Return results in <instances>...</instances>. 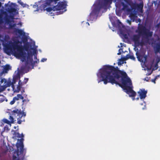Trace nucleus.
I'll use <instances>...</instances> for the list:
<instances>
[{"label":"nucleus","mask_w":160,"mask_h":160,"mask_svg":"<svg viewBox=\"0 0 160 160\" xmlns=\"http://www.w3.org/2000/svg\"><path fill=\"white\" fill-rule=\"evenodd\" d=\"M52 6V8L49 7V8H46V11L48 12H50L52 10H53L54 11L53 6Z\"/></svg>","instance_id":"obj_24"},{"label":"nucleus","mask_w":160,"mask_h":160,"mask_svg":"<svg viewBox=\"0 0 160 160\" xmlns=\"http://www.w3.org/2000/svg\"><path fill=\"white\" fill-rule=\"evenodd\" d=\"M130 58L132 60H135V58L133 55L127 54L126 56V58H123L124 60H126Z\"/></svg>","instance_id":"obj_17"},{"label":"nucleus","mask_w":160,"mask_h":160,"mask_svg":"<svg viewBox=\"0 0 160 160\" xmlns=\"http://www.w3.org/2000/svg\"><path fill=\"white\" fill-rule=\"evenodd\" d=\"M3 13L5 14V20L6 22L8 24L9 23L11 22V21H10L9 19V16L5 12H4Z\"/></svg>","instance_id":"obj_15"},{"label":"nucleus","mask_w":160,"mask_h":160,"mask_svg":"<svg viewBox=\"0 0 160 160\" xmlns=\"http://www.w3.org/2000/svg\"><path fill=\"white\" fill-rule=\"evenodd\" d=\"M112 1L115 3L117 7L121 8V6H122V9L126 10L128 12H130L131 11L128 5L130 6L132 8L135 7V4L134 3L128 0H103V1H99L98 2L94 4V8L92 10V13L95 15L98 14L101 9H107L109 3H111Z\"/></svg>","instance_id":"obj_2"},{"label":"nucleus","mask_w":160,"mask_h":160,"mask_svg":"<svg viewBox=\"0 0 160 160\" xmlns=\"http://www.w3.org/2000/svg\"><path fill=\"white\" fill-rule=\"evenodd\" d=\"M11 68V67L9 65H6L4 68V70L5 71V72H6L7 71L9 70V69H10Z\"/></svg>","instance_id":"obj_22"},{"label":"nucleus","mask_w":160,"mask_h":160,"mask_svg":"<svg viewBox=\"0 0 160 160\" xmlns=\"http://www.w3.org/2000/svg\"><path fill=\"white\" fill-rule=\"evenodd\" d=\"M4 18L2 14L0 13V24H1L4 22Z\"/></svg>","instance_id":"obj_23"},{"label":"nucleus","mask_w":160,"mask_h":160,"mask_svg":"<svg viewBox=\"0 0 160 160\" xmlns=\"http://www.w3.org/2000/svg\"><path fill=\"white\" fill-rule=\"evenodd\" d=\"M6 128V127H5L4 128V129H5Z\"/></svg>","instance_id":"obj_53"},{"label":"nucleus","mask_w":160,"mask_h":160,"mask_svg":"<svg viewBox=\"0 0 160 160\" xmlns=\"http://www.w3.org/2000/svg\"><path fill=\"white\" fill-rule=\"evenodd\" d=\"M138 21H139V22H140V21H141V20H140V19H139H139H138Z\"/></svg>","instance_id":"obj_52"},{"label":"nucleus","mask_w":160,"mask_h":160,"mask_svg":"<svg viewBox=\"0 0 160 160\" xmlns=\"http://www.w3.org/2000/svg\"><path fill=\"white\" fill-rule=\"evenodd\" d=\"M12 132H13L12 134L13 136V138H22L24 137V135L22 133L21 134L18 132H17V131L13 130L12 131Z\"/></svg>","instance_id":"obj_9"},{"label":"nucleus","mask_w":160,"mask_h":160,"mask_svg":"<svg viewBox=\"0 0 160 160\" xmlns=\"http://www.w3.org/2000/svg\"><path fill=\"white\" fill-rule=\"evenodd\" d=\"M31 49L33 50V53H32L33 55H34L35 54L37 55V50L33 48H32Z\"/></svg>","instance_id":"obj_29"},{"label":"nucleus","mask_w":160,"mask_h":160,"mask_svg":"<svg viewBox=\"0 0 160 160\" xmlns=\"http://www.w3.org/2000/svg\"><path fill=\"white\" fill-rule=\"evenodd\" d=\"M143 6V3L141 2L140 4L137 5V8L140 11H142V10Z\"/></svg>","instance_id":"obj_18"},{"label":"nucleus","mask_w":160,"mask_h":160,"mask_svg":"<svg viewBox=\"0 0 160 160\" xmlns=\"http://www.w3.org/2000/svg\"><path fill=\"white\" fill-rule=\"evenodd\" d=\"M140 99H142L145 98L147 96V91L144 89H140L139 91L138 92Z\"/></svg>","instance_id":"obj_7"},{"label":"nucleus","mask_w":160,"mask_h":160,"mask_svg":"<svg viewBox=\"0 0 160 160\" xmlns=\"http://www.w3.org/2000/svg\"><path fill=\"white\" fill-rule=\"evenodd\" d=\"M92 14V13H90V15H91V14Z\"/></svg>","instance_id":"obj_58"},{"label":"nucleus","mask_w":160,"mask_h":160,"mask_svg":"<svg viewBox=\"0 0 160 160\" xmlns=\"http://www.w3.org/2000/svg\"><path fill=\"white\" fill-rule=\"evenodd\" d=\"M16 26V24H9V27L10 28H13L14 27Z\"/></svg>","instance_id":"obj_32"},{"label":"nucleus","mask_w":160,"mask_h":160,"mask_svg":"<svg viewBox=\"0 0 160 160\" xmlns=\"http://www.w3.org/2000/svg\"><path fill=\"white\" fill-rule=\"evenodd\" d=\"M19 79V81L18 82V85H20V83L21 82V81L20 80V79Z\"/></svg>","instance_id":"obj_46"},{"label":"nucleus","mask_w":160,"mask_h":160,"mask_svg":"<svg viewBox=\"0 0 160 160\" xmlns=\"http://www.w3.org/2000/svg\"><path fill=\"white\" fill-rule=\"evenodd\" d=\"M1 6H2V3L1 2H0V8L1 7Z\"/></svg>","instance_id":"obj_50"},{"label":"nucleus","mask_w":160,"mask_h":160,"mask_svg":"<svg viewBox=\"0 0 160 160\" xmlns=\"http://www.w3.org/2000/svg\"><path fill=\"white\" fill-rule=\"evenodd\" d=\"M26 100H25V99H23L22 100V102H24L25 101H26Z\"/></svg>","instance_id":"obj_47"},{"label":"nucleus","mask_w":160,"mask_h":160,"mask_svg":"<svg viewBox=\"0 0 160 160\" xmlns=\"http://www.w3.org/2000/svg\"><path fill=\"white\" fill-rule=\"evenodd\" d=\"M9 113L10 115L9 119L10 121L4 118L2 120L4 123L11 125V123H14L15 118L17 119V123L18 124H21L22 122L25 121L24 118L26 116V113L25 112L22 111L21 109L15 108Z\"/></svg>","instance_id":"obj_4"},{"label":"nucleus","mask_w":160,"mask_h":160,"mask_svg":"<svg viewBox=\"0 0 160 160\" xmlns=\"http://www.w3.org/2000/svg\"><path fill=\"white\" fill-rule=\"evenodd\" d=\"M6 85L7 87H9L11 86L13 88H14V84H13L12 82H11L10 81H8L6 83Z\"/></svg>","instance_id":"obj_19"},{"label":"nucleus","mask_w":160,"mask_h":160,"mask_svg":"<svg viewBox=\"0 0 160 160\" xmlns=\"http://www.w3.org/2000/svg\"><path fill=\"white\" fill-rule=\"evenodd\" d=\"M100 73L102 79L98 81V83L103 81L105 84L110 82L112 85H118L126 90L130 97L134 100L136 93L131 87L132 85L131 80L125 72L120 70L117 67H115L108 65L104 66Z\"/></svg>","instance_id":"obj_1"},{"label":"nucleus","mask_w":160,"mask_h":160,"mask_svg":"<svg viewBox=\"0 0 160 160\" xmlns=\"http://www.w3.org/2000/svg\"><path fill=\"white\" fill-rule=\"evenodd\" d=\"M140 58L142 59V62L144 61V63L146 62H147V59L148 57L146 55H144L140 56Z\"/></svg>","instance_id":"obj_16"},{"label":"nucleus","mask_w":160,"mask_h":160,"mask_svg":"<svg viewBox=\"0 0 160 160\" xmlns=\"http://www.w3.org/2000/svg\"><path fill=\"white\" fill-rule=\"evenodd\" d=\"M24 90H23L22 91V93H23V92H24Z\"/></svg>","instance_id":"obj_51"},{"label":"nucleus","mask_w":160,"mask_h":160,"mask_svg":"<svg viewBox=\"0 0 160 160\" xmlns=\"http://www.w3.org/2000/svg\"><path fill=\"white\" fill-rule=\"evenodd\" d=\"M34 59L37 60L36 61H35L34 62V63H37L38 62H39V59H38L37 58V55L35 54L34 55Z\"/></svg>","instance_id":"obj_25"},{"label":"nucleus","mask_w":160,"mask_h":160,"mask_svg":"<svg viewBox=\"0 0 160 160\" xmlns=\"http://www.w3.org/2000/svg\"><path fill=\"white\" fill-rule=\"evenodd\" d=\"M136 99H137V100H138V99H139V98H136Z\"/></svg>","instance_id":"obj_54"},{"label":"nucleus","mask_w":160,"mask_h":160,"mask_svg":"<svg viewBox=\"0 0 160 160\" xmlns=\"http://www.w3.org/2000/svg\"><path fill=\"white\" fill-rule=\"evenodd\" d=\"M130 18H131V19H133V21H134V18H135V15H134V14H133V13H131L130 14Z\"/></svg>","instance_id":"obj_27"},{"label":"nucleus","mask_w":160,"mask_h":160,"mask_svg":"<svg viewBox=\"0 0 160 160\" xmlns=\"http://www.w3.org/2000/svg\"><path fill=\"white\" fill-rule=\"evenodd\" d=\"M33 7L34 8H37V10H36V11H39V9H38V5L36 3H35V4L33 5Z\"/></svg>","instance_id":"obj_30"},{"label":"nucleus","mask_w":160,"mask_h":160,"mask_svg":"<svg viewBox=\"0 0 160 160\" xmlns=\"http://www.w3.org/2000/svg\"><path fill=\"white\" fill-rule=\"evenodd\" d=\"M67 4L65 2H59L57 5H53L54 11L64 10L62 12H60L59 14H62L63 12L67 11L66 6Z\"/></svg>","instance_id":"obj_6"},{"label":"nucleus","mask_w":160,"mask_h":160,"mask_svg":"<svg viewBox=\"0 0 160 160\" xmlns=\"http://www.w3.org/2000/svg\"><path fill=\"white\" fill-rule=\"evenodd\" d=\"M127 22L130 24H131V21L129 20H127Z\"/></svg>","instance_id":"obj_42"},{"label":"nucleus","mask_w":160,"mask_h":160,"mask_svg":"<svg viewBox=\"0 0 160 160\" xmlns=\"http://www.w3.org/2000/svg\"><path fill=\"white\" fill-rule=\"evenodd\" d=\"M159 62H160V58L158 59V61L157 62V63H158Z\"/></svg>","instance_id":"obj_45"},{"label":"nucleus","mask_w":160,"mask_h":160,"mask_svg":"<svg viewBox=\"0 0 160 160\" xmlns=\"http://www.w3.org/2000/svg\"><path fill=\"white\" fill-rule=\"evenodd\" d=\"M117 22H118V23H119V24H121V22L119 20H117Z\"/></svg>","instance_id":"obj_43"},{"label":"nucleus","mask_w":160,"mask_h":160,"mask_svg":"<svg viewBox=\"0 0 160 160\" xmlns=\"http://www.w3.org/2000/svg\"><path fill=\"white\" fill-rule=\"evenodd\" d=\"M152 71L150 73H149L148 74V75H150V74H151V73H152Z\"/></svg>","instance_id":"obj_48"},{"label":"nucleus","mask_w":160,"mask_h":160,"mask_svg":"<svg viewBox=\"0 0 160 160\" xmlns=\"http://www.w3.org/2000/svg\"><path fill=\"white\" fill-rule=\"evenodd\" d=\"M46 60H47L46 58H43L41 59V62H44L46 61Z\"/></svg>","instance_id":"obj_40"},{"label":"nucleus","mask_w":160,"mask_h":160,"mask_svg":"<svg viewBox=\"0 0 160 160\" xmlns=\"http://www.w3.org/2000/svg\"><path fill=\"white\" fill-rule=\"evenodd\" d=\"M24 139L22 138L19 140V143H17L16 145L17 147L18 148L19 147L20 148V152L22 153L24 151V145L23 144V141Z\"/></svg>","instance_id":"obj_8"},{"label":"nucleus","mask_w":160,"mask_h":160,"mask_svg":"<svg viewBox=\"0 0 160 160\" xmlns=\"http://www.w3.org/2000/svg\"><path fill=\"white\" fill-rule=\"evenodd\" d=\"M21 43L18 40L14 42L12 46L13 49V54L14 55L18 58H21L22 59V61H24L26 60V52L23 51V47L22 45H19L18 43Z\"/></svg>","instance_id":"obj_5"},{"label":"nucleus","mask_w":160,"mask_h":160,"mask_svg":"<svg viewBox=\"0 0 160 160\" xmlns=\"http://www.w3.org/2000/svg\"><path fill=\"white\" fill-rule=\"evenodd\" d=\"M136 32L138 35H134L132 40L137 46H142L149 43L153 35L152 32L142 25H140L138 27Z\"/></svg>","instance_id":"obj_3"},{"label":"nucleus","mask_w":160,"mask_h":160,"mask_svg":"<svg viewBox=\"0 0 160 160\" xmlns=\"http://www.w3.org/2000/svg\"><path fill=\"white\" fill-rule=\"evenodd\" d=\"M28 78H25L24 82H23V83H24V84H26L27 83V82H28Z\"/></svg>","instance_id":"obj_35"},{"label":"nucleus","mask_w":160,"mask_h":160,"mask_svg":"<svg viewBox=\"0 0 160 160\" xmlns=\"http://www.w3.org/2000/svg\"><path fill=\"white\" fill-rule=\"evenodd\" d=\"M122 50L121 49H119L118 50L119 52L117 54L118 55H120V54H121V51H122Z\"/></svg>","instance_id":"obj_37"},{"label":"nucleus","mask_w":160,"mask_h":160,"mask_svg":"<svg viewBox=\"0 0 160 160\" xmlns=\"http://www.w3.org/2000/svg\"><path fill=\"white\" fill-rule=\"evenodd\" d=\"M13 99H14L15 101H17L19 100V98L17 97V96H16L15 97H14L13 98Z\"/></svg>","instance_id":"obj_38"},{"label":"nucleus","mask_w":160,"mask_h":160,"mask_svg":"<svg viewBox=\"0 0 160 160\" xmlns=\"http://www.w3.org/2000/svg\"><path fill=\"white\" fill-rule=\"evenodd\" d=\"M16 11V10L15 8H11L9 9H8V11L10 13H12L13 12H15Z\"/></svg>","instance_id":"obj_21"},{"label":"nucleus","mask_w":160,"mask_h":160,"mask_svg":"<svg viewBox=\"0 0 160 160\" xmlns=\"http://www.w3.org/2000/svg\"><path fill=\"white\" fill-rule=\"evenodd\" d=\"M159 75H158L157 76H156V77H155V78L154 79H152L151 80L152 82H153L154 83H156L155 81H156V79H157V77H159Z\"/></svg>","instance_id":"obj_33"},{"label":"nucleus","mask_w":160,"mask_h":160,"mask_svg":"<svg viewBox=\"0 0 160 160\" xmlns=\"http://www.w3.org/2000/svg\"><path fill=\"white\" fill-rule=\"evenodd\" d=\"M120 64H119V62H118V64L119 65Z\"/></svg>","instance_id":"obj_56"},{"label":"nucleus","mask_w":160,"mask_h":160,"mask_svg":"<svg viewBox=\"0 0 160 160\" xmlns=\"http://www.w3.org/2000/svg\"><path fill=\"white\" fill-rule=\"evenodd\" d=\"M46 2L41 5V7L42 8L43 10H46V7L47 6H53V4H52L51 2L50 1H48V0H46Z\"/></svg>","instance_id":"obj_10"},{"label":"nucleus","mask_w":160,"mask_h":160,"mask_svg":"<svg viewBox=\"0 0 160 160\" xmlns=\"http://www.w3.org/2000/svg\"><path fill=\"white\" fill-rule=\"evenodd\" d=\"M11 4L13 5L14 6H15V3H11Z\"/></svg>","instance_id":"obj_49"},{"label":"nucleus","mask_w":160,"mask_h":160,"mask_svg":"<svg viewBox=\"0 0 160 160\" xmlns=\"http://www.w3.org/2000/svg\"><path fill=\"white\" fill-rule=\"evenodd\" d=\"M14 32L16 33H18L20 36H24L25 33L22 29L15 28Z\"/></svg>","instance_id":"obj_12"},{"label":"nucleus","mask_w":160,"mask_h":160,"mask_svg":"<svg viewBox=\"0 0 160 160\" xmlns=\"http://www.w3.org/2000/svg\"><path fill=\"white\" fill-rule=\"evenodd\" d=\"M18 2L20 5H22V6H23V7H25L26 4H24L21 0L18 1Z\"/></svg>","instance_id":"obj_28"},{"label":"nucleus","mask_w":160,"mask_h":160,"mask_svg":"<svg viewBox=\"0 0 160 160\" xmlns=\"http://www.w3.org/2000/svg\"><path fill=\"white\" fill-rule=\"evenodd\" d=\"M9 17H10L12 19L14 18V16H11Z\"/></svg>","instance_id":"obj_44"},{"label":"nucleus","mask_w":160,"mask_h":160,"mask_svg":"<svg viewBox=\"0 0 160 160\" xmlns=\"http://www.w3.org/2000/svg\"><path fill=\"white\" fill-rule=\"evenodd\" d=\"M158 68V63H157L155 65V68H153L152 69V71L154 70H156Z\"/></svg>","instance_id":"obj_34"},{"label":"nucleus","mask_w":160,"mask_h":160,"mask_svg":"<svg viewBox=\"0 0 160 160\" xmlns=\"http://www.w3.org/2000/svg\"><path fill=\"white\" fill-rule=\"evenodd\" d=\"M14 128L15 129L16 128V127H14Z\"/></svg>","instance_id":"obj_57"},{"label":"nucleus","mask_w":160,"mask_h":160,"mask_svg":"<svg viewBox=\"0 0 160 160\" xmlns=\"http://www.w3.org/2000/svg\"><path fill=\"white\" fill-rule=\"evenodd\" d=\"M32 56L33 54L31 52L30 53H28V55L27 57V61H26V63H28V62L31 63H32L33 61Z\"/></svg>","instance_id":"obj_11"},{"label":"nucleus","mask_w":160,"mask_h":160,"mask_svg":"<svg viewBox=\"0 0 160 160\" xmlns=\"http://www.w3.org/2000/svg\"><path fill=\"white\" fill-rule=\"evenodd\" d=\"M24 84V83L23 82H21L20 84V86H23Z\"/></svg>","instance_id":"obj_41"},{"label":"nucleus","mask_w":160,"mask_h":160,"mask_svg":"<svg viewBox=\"0 0 160 160\" xmlns=\"http://www.w3.org/2000/svg\"><path fill=\"white\" fill-rule=\"evenodd\" d=\"M21 87L20 86V85H18L17 87V92H19V91L21 90Z\"/></svg>","instance_id":"obj_31"},{"label":"nucleus","mask_w":160,"mask_h":160,"mask_svg":"<svg viewBox=\"0 0 160 160\" xmlns=\"http://www.w3.org/2000/svg\"><path fill=\"white\" fill-rule=\"evenodd\" d=\"M20 77L19 74H18L14 76V77L13 78L12 81L13 84H14L17 81L18 79H20Z\"/></svg>","instance_id":"obj_13"},{"label":"nucleus","mask_w":160,"mask_h":160,"mask_svg":"<svg viewBox=\"0 0 160 160\" xmlns=\"http://www.w3.org/2000/svg\"><path fill=\"white\" fill-rule=\"evenodd\" d=\"M15 100L13 99V98L12 100L10 102V103L11 105H12L15 103Z\"/></svg>","instance_id":"obj_36"},{"label":"nucleus","mask_w":160,"mask_h":160,"mask_svg":"<svg viewBox=\"0 0 160 160\" xmlns=\"http://www.w3.org/2000/svg\"><path fill=\"white\" fill-rule=\"evenodd\" d=\"M87 23H88V24L89 25V24L88 22H87Z\"/></svg>","instance_id":"obj_55"},{"label":"nucleus","mask_w":160,"mask_h":160,"mask_svg":"<svg viewBox=\"0 0 160 160\" xmlns=\"http://www.w3.org/2000/svg\"><path fill=\"white\" fill-rule=\"evenodd\" d=\"M124 38L126 39H127L128 38V37L126 34H125L124 35Z\"/></svg>","instance_id":"obj_39"},{"label":"nucleus","mask_w":160,"mask_h":160,"mask_svg":"<svg viewBox=\"0 0 160 160\" xmlns=\"http://www.w3.org/2000/svg\"><path fill=\"white\" fill-rule=\"evenodd\" d=\"M17 97L19 98V99L23 100L24 99V97L22 96L21 94H18L17 96Z\"/></svg>","instance_id":"obj_26"},{"label":"nucleus","mask_w":160,"mask_h":160,"mask_svg":"<svg viewBox=\"0 0 160 160\" xmlns=\"http://www.w3.org/2000/svg\"><path fill=\"white\" fill-rule=\"evenodd\" d=\"M154 49L156 53L160 51V43H158L156 44V46L154 48Z\"/></svg>","instance_id":"obj_14"},{"label":"nucleus","mask_w":160,"mask_h":160,"mask_svg":"<svg viewBox=\"0 0 160 160\" xmlns=\"http://www.w3.org/2000/svg\"><path fill=\"white\" fill-rule=\"evenodd\" d=\"M29 47L30 45L28 43L25 44L24 45L23 47V50L24 49L25 51H28L29 50Z\"/></svg>","instance_id":"obj_20"}]
</instances>
